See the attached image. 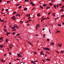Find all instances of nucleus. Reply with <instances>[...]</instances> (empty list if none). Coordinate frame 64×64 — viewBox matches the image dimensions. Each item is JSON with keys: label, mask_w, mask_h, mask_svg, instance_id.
Returning a JSON list of instances; mask_svg holds the SVG:
<instances>
[{"label": "nucleus", "mask_w": 64, "mask_h": 64, "mask_svg": "<svg viewBox=\"0 0 64 64\" xmlns=\"http://www.w3.org/2000/svg\"><path fill=\"white\" fill-rule=\"evenodd\" d=\"M18 8H22V6H19Z\"/></svg>", "instance_id": "39"}, {"label": "nucleus", "mask_w": 64, "mask_h": 64, "mask_svg": "<svg viewBox=\"0 0 64 64\" xmlns=\"http://www.w3.org/2000/svg\"><path fill=\"white\" fill-rule=\"evenodd\" d=\"M16 59H17V60H20V59H18V58H17Z\"/></svg>", "instance_id": "62"}, {"label": "nucleus", "mask_w": 64, "mask_h": 64, "mask_svg": "<svg viewBox=\"0 0 64 64\" xmlns=\"http://www.w3.org/2000/svg\"><path fill=\"white\" fill-rule=\"evenodd\" d=\"M12 29H15V27H12Z\"/></svg>", "instance_id": "57"}, {"label": "nucleus", "mask_w": 64, "mask_h": 64, "mask_svg": "<svg viewBox=\"0 0 64 64\" xmlns=\"http://www.w3.org/2000/svg\"><path fill=\"white\" fill-rule=\"evenodd\" d=\"M52 5H53V4L52 3H50V6H52Z\"/></svg>", "instance_id": "27"}, {"label": "nucleus", "mask_w": 64, "mask_h": 64, "mask_svg": "<svg viewBox=\"0 0 64 64\" xmlns=\"http://www.w3.org/2000/svg\"><path fill=\"white\" fill-rule=\"evenodd\" d=\"M45 19H46V18H42V19L41 20V21H43L44 20H45Z\"/></svg>", "instance_id": "21"}, {"label": "nucleus", "mask_w": 64, "mask_h": 64, "mask_svg": "<svg viewBox=\"0 0 64 64\" xmlns=\"http://www.w3.org/2000/svg\"><path fill=\"white\" fill-rule=\"evenodd\" d=\"M50 8V7L47 6L46 7V8L47 9H49V8Z\"/></svg>", "instance_id": "26"}, {"label": "nucleus", "mask_w": 64, "mask_h": 64, "mask_svg": "<svg viewBox=\"0 0 64 64\" xmlns=\"http://www.w3.org/2000/svg\"><path fill=\"white\" fill-rule=\"evenodd\" d=\"M32 4H33V2H31L30 3V5H32Z\"/></svg>", "instance_id": "59"}, {"label": "nucleus", "mask_w": 64, "mask_h": 64, "mask_svg": "<svg viewBox=\"0 0 64 64\" xmlns=\"http://www.w3.org/2000/svg\"><path fill=\"white\" fill-rule=\"evenodd\" d=\"M60 31H57V32H56V33H60Z\"/></svg>", "instance_id": "22"}, {"label": "nucleus", "mask_w": 64, "mask_h": 64, "mask_svg": "<svg viewBox=\"0 0 64 64\" xmlns=\"http://www.w3.org/2000/svg\"><path fill=\"white\" fill-rule=\"evenodd\" d=\"M10 1L8 0L7 2V4H8V3H10Z\"/></svg>", "instance_id": "28"}, {"label": "nucleus", "mask_w": 64, "mask_h": 64, "mask_svg": "<svg viewBox=\"0 0 64 64\" xmlns=\"http://www.w3.org/2000/svg\"><path fill=\"white\" fill-rule=\"evenodd\" d=\"M47 41H48V42H49V40H50L49 39V38L47 39Z\"/></svg>", "instance_id": "41"}, {"label": "nucleus", "mask_w": 64, "mask_h": 64, "mask_svg": "<svg viewBox=\"0 0 64 64\" xmlns=\"http://www.w3.org/2000/svg\"><path fill=\"white\" fill-rule=\"evenodd\" d=\"M59 6L58 5H56V6L57 7V8H58V7Z\"/></svg>", "instance_id": "50"}, {"label": "nucleus", "mask_w": 64, "mask_h": 64, "mask_svg": "<svg viewBox=\"0 0 64 64\" xmlns=\"http://www.w3.org/2000/svg\"><path fill=\"white\" fill-rule=\"evenodd\" d=\"M40 53L41 54V55H44V54H43V51H41V52H40Z\"/></svg>", "instance_id": "6"}, {"label": "nucleus", "mask_w": 64, "mask_h": 64, "mask_svg": "<svg viewBox=\"0 0 64 64\" xmlns=\"http://www.w3.org/2000/svg\"><path fill=\"white\" fill-rule=\"evenodd\" d=\"M58 5L59 6H62V5L61 4V3L59 4Z\"/></svg>", "instance_id": "61"}, {"label": "nucleus", "mask_w": 64, "mask_h": 64, "mask_svg": "<svg viewBox=\"0 0 64 64\" xmlns=\"http://www.w3.org/2000/svg\"><path fill=\"white\" fill-rule=\"evenodd\" d=\"M22 63H23V62H20V64H24V63L23 64H22Z\"/></svg>", "instance_id": "52"}, {"label": "nucleus", "mask_w": 64, "mask_h": 64, "mask_svg": "<svg viewBox=\"0 0 64 64\" xmlns=\"http://www.w3.org/2000/svg\"><path fill=\"white\" fill-rule=\"evenodd\" d=\"M55 51H56V52H57V53H58V54H59V52H58V51H56V50H55Z\"/></svg>", "instance_id": "55"}, {"label": "nucleus", "mask_w": 64, "mask_h": 64, "mask_svg": "<svg viewBox=\"0 0 64 64\" xmlns=\"http://www.w3.org/2000/svg\"><path fill=\"white\" fill-rule=\"evenodd\" d=\"M15 16H13L11 18V19L12 20H15L16 18H15Z\"/></svg>", "instance_id": "1"}, {"label": "nucleus", "mask_w": 64, "mask_h": 64, "mask_svg": "<svg viewBox=\"0 0 64 64\" xmlns=\"http://www.w3.org/2000/svg\"><path fill=\"white\" fill-rule=\"evenodd\" d=\"M64 11V10L63 9H62L60 10L61 12H62V11Z\"/></svg>", "instance_id": "37"}, {"label": "nucleus", "mask_w": 64, "mask_h": 64, "mask_svg": "<svg viewBox=\"0 0 64 64\" xmlns=\"http://www.w3.org/2000/svg\"><path fill=\"white\" fill-rule=\"evenodd\" d=\"M20 34H16V36H18V35H20Z\"/></svg>", "instance_id": "53"}, {"label": "nucleus", "mask_w": 64, "mask_h": 64, "mask_svg": "<svg viewBox=\"0 0 64 64\" xmlns=\"http://www.w3.org/2000/svg\"><path fill=\"white\" fill-rule=\"evenodd\" d=\"M46 60H48V61H50V59H48H48H46Z\"/></svg>", "instance_id": "18"}, {"label": "nucleus", "mask_w": 64, "mask_h": 64, "mask_svg": "<svg viewBox=\"0 0 64 64\" xmlns=\"http://www.w3.org/2000/svg\"><path fill=\"white\" fill-rule=\"evenodd\" d=\"M64 52L63 51H62V50L61 51V52H60V53H64Z\"/></svg>", "instance_id": "46"}, {"label": "nucleus", "mask_w": 64, "mask_h": 64, "mask_svg": "<svg viewBox=\"0 0 64 64\" xmlns=\"http://www.w3.org/2000/svg\"><path fill=\"white\" fill-rule=\"evenodd\" d=\"M9 54L10 55H11V54H11V52H9Z\"/></svg>", "instance_id": "58"}, {"label": "nucleus", "mask_w": 64, "mask_h": 64, "mask_svg": "<svg viewBox=\"0 0 64 64\" xmlns=\"http://www.w3.org/2000/svg\"><path fill=\"white\" fill-rule=\"evenodd\" d=\"M30 16V15L29 14H26V17H29Z\"/></svg>", "instance_id": "15"}, {"label": "nucleus", "mask_w": 64, "mask_h": 64, "mask_svg": "<svg viewBox=\"0 0 64 64\" xmlns=\"http://www.w3.org/2000/svg\"><path fill=\"white\" fill-rule=\"evenodd\" d=\"M40 8L41 9H43V7L42 6H40Z\"/></svg>", "instance_id": "32"}, {"label": "nucleus", "mask_w": 64, "mask_h": 64, "mask_svg": "<svg viewBox=\"0 0 64 64\" xmlns=\"http://www.w3.org/2000/svg\"><path fill=\"white\" fill-rule=\"evenodd\" d=\"M3 30L4 31V32H6L7 31V30L6 29H4Z\"/></svg>", "instance_id": "8"}, {"label": "nucleus", "mask_w": 64, "mask_h": 64, "mask_svg": "<svg viewBox=\"0 0 64 64\" xmlns=\"http://www.w3.org/2000/svg\"><path fill=\"white\" fill-rule=\"evenodd\" d=\"M23 23V21H22L20 22V23L21 24H22V23Z\"/></svg>", "instance_id": "44"}, {"label": "nucleus", "mask_w": 64, "mask_h": 64, "mask_svg": "<svg viewBox=\"0 0 64 64\" xmlns=\"http://www.w3.org/2000/svg\"><path fill=\"white\" fill-rule=\"evenodd\" d=\"M37 16H38V17L39 16H40V14H38Z\"/></svg>", "instance_id": "20"}, {"label": "nucleus", "mask_w": 64, "mask_h": 64, "mask_svg": "<svg viewBox=\"0 0 64 64\" xmlns=\"http://www.w3.org/2000/svg\"><path fill=\"white\" fill-rule=\"evenodd\" d=\"M27 10V8H24V11H25L26 10Z\"/></svg>", "instance_id": "17"}, {"label": "nucleus", "mask_w": 64, "mask_h": 64, "mask_svg": "<svg viewBox=\"0 0 64 64\" xmlns=\"http://www.w3.org/2000/svg\"><path fill=\"white\" fill-rule=\"evenodd\" d=\"M6 49H8V51H9V49L8 48H7Z\"/></svg>", "instance_id": "48"}, {"label": "nucleus", "mask_w": 64, "mask_h": 64, "mask_svg": "<svg viewBox=\"0 0 64 64\" xmlns=\"http://www.w3.org/2000/svg\"><path fill=\"white\" fill-rule=\"evenodd\" d=\"M10 45H11V46H12V47H13L14 46L13 45V44H12V43L11 44H10Z\"/></svg>", "instance_id": "51"}, {"label": "nucleus", "mask_w": 64, "mask_h": 64, "mask_svg": "<svg viewBox=\"0 0 64 64\" xmlns=\"http://www.w3.org/2000/svg\"><path fill=\"white\" fill-rule=\"evenodd\" d=\"M44 50H46V48H42Z\"/></svg>", "instance_id": "33"}, {"label": "nucleus", "mask_w": 64, "mask_h": 64, "mask_svg": "<svg viewBox=\"0 0 64 64\" xmlns=\"http://www.w3.org/2000/svg\"><path fill=\"white\" fill-rule=\"evenodd\" d=\"M42 61L43 62H44V63H45V60L43 59L42 60Z\"/></svg>", "instance_id": "38"}, {"label": "nucleus", "mask_w": 64, "mask_h": 64, "mask_svg": "<svg viewBox=\"0 0 64 64\" xmlns=\"http://www.w3.org/2000/svg\"><path fill=\"white\" fill-rule=\"evenodd\" d=\"M59 18H55V19H56V20H57V19H58Z\"/></svg>", "instance_id": "34"}, {"label": "nucleus", "mask_w": 64, "mask_h": 64, "mask_svg": "<svg viewBox=\"0 0 64 64\" xmlns=\"http://www.w3.org/2000/svg\"><path fill=\"white\" fill-rule=\"evenodd\" d=\"M46 50H48V51H50V48H46Z\"/></svg>", "instance_id": "9"}, {"label": "nucleus", "mask_w": 64, "mask_h": 64, "mask_svg": "<svg viewBox=\"0 0 64 64\" xmlns=\"http://www.w3.org/2000/svg\"><path fill=\"white\" fill-rule=\"evenodd\" d=\"M58 26H60V27H61V25L60 24H58Z\"/></svg>", "instance_id": "35"}, {"label": "nucleus", "mask_w": 64, "mask_h": 64, "mask_svg": "<svg viewBox=\"0 0 64 64\" xmlns=\"http://www.w3.org/2000/svg\"><path fill=\"white\" fill-rule=\"evenodd\" d=\"M14 27H16V28H18V25H17V24H14Z\"/></svg>", "instance_id": "4"}, {"label": "nucleus", "mask_w": 64, "mask_h": 64, "mask_svg": "<svg viewBox=\"0 0 64 64\" xmlns=\"http://www.w3.org/2000/svg\"><path fill=\"white\" fill-rule=\"evenodd\" d=\"M47 4H44L42 5V6H43V7L44 6H47Z\"/></svg>", "instance_id": "19"}, {"label": "nucleus", "mask_w": 64, "mask_h": 64, "mask_svg": "<svg viewBox=\"0 0 64 64\" xmlns=\"http://www.w3.org/2000/svg\"><path fill=\"white\" fill-rule=\"evenodd\" d=\"M53 17H54L55 16V13H54L53 14Z\"/></svg>", "instance_id": "29"}, {"label": "nucleus", "mask_w": 64, "mask_h": 64, "mask_svg": "<svg viewBox=\"0 0 64 64\" xmlns=\"http://www.w3.org/2000/svg\"><path fill=\"white\" fill-rule=\"evenodd\" d=\"M34 54H37V52H34Z\"/></svg>", "instance_id": "63"}, {"label": "nucleus", "mask_w": 64, "mask_h": 64, "mask_svg": "<svg viewBox=\"0 0 64 64\" xmlns=\"http://www.w3.org/2000/svg\"><path fill=\"white\" fill-rule=\"evenodd\" d=\"M6 11L7 12H8V10L7 9L6 10Z\"/></svg>", "instance_id": "60"}, {"label": "nucleus", "mask_w": 64, "mask_h": 64, "mask_svg": "<svg viewBox=\"0 0 64 64\" xmlns=\"http://www.w3.org/2000/svg\"><path fill=\"white\" fill-rule=\"evenodd\" d=\"M3 37H1L0 38V40H1V41H2L3 40Z\"/></svg>", "instance_id": "13"}, {"label": "nucleus", "mask_w": 64, "mask_h": 64, "mask_svg": "<svg viewBox=\"0 0 64 64\" xmlns=\"http://www.w3.org/2000/svg\"><path fill=\"white\" fill-rule=\"evenodd\" d=\"M64 5H63L62 6V7L61 8H64Z\"/></svg>", "instance_id": "64"}, {"label": "nucleus", "mask_w": 64, "mask_h": 64, "mask_svg": "<svg viewBox=\"0 0 64 64\" xmlns=\"http://www.w3.org/2000/svg\"><path fill=\"white\" fill-rule=\"evenodd\" d=\"M12 34L13 35H15V33L14 32H12Z\"/></svg>", "instance_id": "36"}, {"label": "nucleus", "mask_w": 64, "mask_h": 64, "mask_svg": "<svg viewBox=\"0 0 64 64\" xmlns=\"http://www.w3.org/2000/svg\"><path fill=\"white\" fill-rule=\"evenodd\" d=\"M46 53H48V54H50L49 52H48L47 51H46Z\"/></svg>", "instance_id": "54"}, {"label": "nucleus", "mask_w": 64, "mask_h": 64, "mask_svg": "<svg viewBox=\"0 0 64 64\" xmlns=\"http://www.w3.org/2000/svg\"><path fill=\"white\" fill-rule=\"evenodd\" d=\"M50 44H51L52 46H54V42H51Z\"/></svg>", "instance_id": "12"}, {"label": "nucleus", "mask_w": 64, "mask_h": 64, "mask_svg": "<svg viewBox=\"0 0 64 64\" xmlns=\"http://www.w3.org/2000/svg\"><path fill=\"white\" fill-rule=\"evenodd\" d=\"M53 6L54 7V8H56V6H55V5H54Z\"/></svg>", "instance_id": "23"}, {"label": "nucleus", "mask_w": 64, "mask_h": 64, "mask_svg": "<svg viewBox=\"0 0 64 64\" xmlns=\"http://www.w3.org/2000/svg\"><path fill=\"white\" fill-rule=\"evenodd\" d=\"M43 36H44L43 37H45V34H44L43 35Z\"/></svg>", "instance_id": "56"}, {"label": "nucleus", "mask_w": 64, "mask_h": 64, "mask_svg": "<svg viewBox=\"0 0 64 64\" xmlns=\"http://www.w3.org/2000/svg\"><path fill=\"white\" fill-rule=\"evenodd\" d=\"M29 1L28 0H24V2H28Z\"/></svg>", "instance_id": "24"}, {"label": "nucleus", "mask_w": 64, "mask_h": 64, "mask_svg": "<svg viewBox=\"0 0 64 64\" xmlns=\"http://www.w3.org/2000/svg\"><path fill=\"white\" fill-rule=\"evenodd\" d=\"M50 14V12H49L48 13V15H49Z\"/></svg>", "instance_id": "49"}, {"label": "nucleus", "mask_w": 64, "mask_h": 64, "mask_svg": "<svg viewBox=\"0 0 64 64\" xmlns=\"http://www.w3.org/2000/svg\"><path fill=\"white\" fill-rule=\"evenodd\" d=\"M8 40H8V39H6V42H7V43H8V42L7 41H8Z\"/></svg>", "instance_id": "14"}, {"label": "nucleus", "mask_w": 64, "mask_h": 64, "mask_svg": "<svg viewBox=\"0 0 64 64\" xmlns=\"http://www.w3.org/2000/svg\"><path fill=\"white\" fill-rule=\"evenodd\" d=\"M4 46H3V45L2 44L0 45V47L1 48H3Z\"/></svg>", "instance_id": "11"}, {"label": "nucleus", "mask_w": 64, "mask_h": 64, "mask_svg": "<svg viewBox=\"0 0 64 64\" xmlns=\"http://www.w3.org/2000/svg\"><path fill=\"white\" fill-rule=\"evenodd\" d=\"M32 6H35V4H32Z\"/></svg>", "instance_id": "30"}, {"label": "nucleus", "mask_w": 64, "mask_h": 64, "mask_svg": "<svg viewBox=\"0 0 64 64\" xmlns=\"http://www.w3.org/2000/svg\"><path fill=\"white\" fill-rule=\"evenodd\" d=\"M1 20L2 22H4V20Z\"/></svg>", "instance_id": "43"}, {"label": "nucleus", "mask_w": 64, "mask_h": 64, "mask_svg": "<svg viewBox=\"0 0 64 64\" xmlns=\"http://www.w3.org/2000/svg\"><path fill=\"white\" fill-rule=\"evenodd\" d=\"M16 16H18V17H20V14H16Z\"/></svg>", "instance_id": "7"}, {"label": "nucleus", "mask_w": 64, "mask_h": 64, "mask_svg": "<svg viewBox=\"0 0 64 64\" xmlns=\"http://www.w3.org/2000/svg\"><path fill=\"white\" fill-rule=\"evenodd\" d=\"M19 5H20V4H16V6H19Z\"/></svg>", "instance_id": "42"}, {"label": "nucleus", "mask_w": 64, "mask_h": 64, "mask_svg": "<svg viewBox=\"0 0 64 64\" xmlns=\"http://www.w3.org/2000/svg\"><path fill=\"white\" fill-rule=\"evenodd\" d=\"M15 13H16V12H14L13 13V15H14L15 14Z\"/></svg>", "instance_id": "31"}, {"label": "nucleus", "mask_w": 64, "mask_h": 64, "mask_svg": "<svg viewBox=\"0 0 64 64\" xmlns=\"http://www.w3.org/2000/svg\"><path fill=\"white\" fill-rule=\"evenodd\" d=\"M26 42H27V43H28V44H30V45L31 46H33V45H32V44H31L30 42H29L28 41Z\"/></svg>", "instance_id": "5"}, {"label": "nucleus", "mask_w": 64, "mask_h": 64, "mask_svg": "<svg viewBox=\"0 0 64 64\" xmlns=\"http://www.w3.org/2000/svg\"><path fill=\"white\" fill-rule=\"evenodd\" d=\"M17 56H18V57H22V56L20 54H19L18 53H17Z\"/></svg>", "instance_id": "3"}, {"label": "nucleus", "mask_w": 64, "mask_h": 64, "mask_svg": "<svg viewBox=\"0 0 64 64\" xmlns=\"http://www.w3.org/2000/svg\"><path fill=\"white\" fill-rule=\"evenodd\" d=\"M58 46H59V47H61V46H62V44H58Z\"/></svg>", "instance_id": "10"}, {"label": "nucleus", "mask_w": 64, "mask_h": 64, "mask_svg": "<svg viewBox=\"0 0 64 64\" xmlns=\"http://www.w3.org/2000/svg\"><path fill=\"white\" fill-rule=\"evenodd\" d=\"M7 35H8V34H10V32H7L6 33Z\"/></svg>", "instance_id": "25"}, {"label": "nucleus", "mask_w": 64, "mask_h": 64, "mask_svg": "<svg viewBox=\"0 0 64 64\" xmlns=\"http://www.w3.org/2000/svg\"><path fill=\"white\" fill-rule=\"evenodd\" d=\"M31 63H33V64H35V62H33V61H31Z\"/></svg>", "instance_id": "16"}, {"label": "nucleus", "mask_w": 64, "mask_h": 64, "mask_svg": "<svg viewBox=\"0 0 64 64\" xmlns=\"http://www.w3.org/2000/svg\"><path fill=\"white\" fill-rule=\"evenodd\" d=\"M64 15H61V17H62V18L64 17Z\"/></svg>", "instance_id": "45"}, {"label": "nucleus", "mask_w": 64, "mask_h": 64, "mask_svg": "<svg viewBox=\"0 0 64 64\" xmlns=\"http://www.w3.org/2000/svg\"><path fill=\"white\" fill-rule=\"evenodd\" d=\"M16 29H14L13 30H12V31H16Z\"/></svg>", "instance_id": "40"}, {"label": "nucleus", "mask_w": 64, "mask_h": 64, "mask_svg": "<svg viewBox=\"0 0 64 64\" xmlns=\"http://www.w3.org/2000/svg\"><path fill=\"white\" fill-rule=\"evenodd\" d=\"M1 61H2V62H5V60H1Z\"/></svg>", "instance_id": "47"}, {"label": "nucleus", "mask_w": 64, "mask_h": 64, "mask_svg": "<svg viewBox=\"0 0 64 64\" xmlns=\"http://www.w3.org/2000/svg\"><path fill=\"white\" fill-rule=\"evenodd\" d=\"M38 27H40V25L39 24H38V25H36V30H37V28Z\"/></svg>", "instance_id": "2"}]
</instances>
